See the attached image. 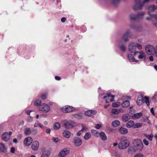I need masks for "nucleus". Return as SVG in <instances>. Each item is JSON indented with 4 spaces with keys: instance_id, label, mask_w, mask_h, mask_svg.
<instances>
[{
    "instance_id": "1",
    "label": "nucleus",
    "mask_w": 157,
    "mask_h": 157,
    "mask_svg": "<svg viewBox=\"0 0 157 157\" xmlns=\"http://www.w3.org/2000/svg\"><path fill=\"white\" fill-rule=\"evenodd\" d=\"M129 145V143L125 137H122L118 144V147L120 149H124L127 148Z\"/></svg>"
},
{
    "instance_id": "2",
    "label": "nucleus",
    "mask_w": 157,
    "mask_h": 157,
    "mask_svg": "<svg viewBox=\"0 0 157 157\" xmlns=\"http://www.w3.org/2000/svg\"><path fill=\"white\" fill-rule=\"evenodd\" d=\"M157 14V6L152 5L148 7V14L151 17H155Z\"/></svg>"
},
{
    "instance_id": "3",
    "label": "nucleus",
    "mask_w": 157,
    "mask_h": 157,
    "mask_svg": "<svg viewBox=\"0 0 157 157\" xmlns=\"http://www.w3.org/2000/svg\"><path fill=\"white\" fill-rule=\"evenodd\" d=\"M135 150H141L143 148V144L140 139L135 140L133 142Z\"/></svg>"
},
{
    "instance_id": "4",
    "label": "nucleus",
    "mask_w": 157,
    "mask_h": 157,
    "mask_svg": "<svg viewBox=\"0 0 157 157\" xmlns=\"http://www.w3.org/2000/svg\"><path fill=\"white\" fill-rule=\"evenodd\" d=\"M145 3L144 2L141 3V0H135V4L133 7L134 10H141L142 9Z\"/></svg>"
},
{
    "instance_id": "5",
    "label": "nucleus",
    "mask_w": 157,
    "mask_h": 157,
    "mask_svg": "<svg viewBox=\"0 0 157 157\" xmlns=\"http://www.w3.org/2000/svg\"><path fill=\"white\" fill-rule=\"evenodd\" d=\"M39 108L40 110L44 113H47L50 110V107L48 105L44 103L40 105Z\"/></svg>"
},
{
    "instance_id": "6",
    "label": "nucleus",
    "mask_w": 157,
    "mask_h": 157,
    "mask_svg": "<svg viewBox=\"0 0 157 157\" xmlns=\"http://www.w3.org/2000/svg\"><path fill=\"white\" fill-rule=\"evenodd\" d=\"M130 32L131 31L130 30H128L126 31V32L122 35L121 38L122 41L126 42L128 41V38Z\"/></svg>"
},
{
    "instance_id": "7",
    "label": "nucleus",
    "mask_w": 157,
    "mask_h": 157,
    "mask_svg": "<svg viewBox=\"0 0 157 157\" xmlns=\"http://www.w3.org/2000/svg\"><path fill=\"white\" fill-rule=\"evenodd\" d=\"M72 142L74 145L76 147L80 146L82 143L81 139L79 138L75 137L72 140Z\"/></svg>"
},
{
    "instance_id": "8",
    "label": "nucleus",
    "mask_w": 157,
    "mask_h": 157,
    "mask_svg": "<svg viewBox=\"0 0 157 157\" xmlns=\"http://www.w3.org/2000/svg\"><path fill=\"white\" fill-rule=\"evenodd\" d=\"M124 112L123 109L121 108L120 109H115L113 108L111 110V113L113 114V117H115L116 116L119 114L121 112Z\"/></svg>"
},
{
    "instance_id": "9",
    "label": "nucleus",
    "mask_w": 157,
    "mask_h": 157,
    "mask_svg": "<svg viewBox=\"0 0 157 157\" xmlns=\"http://www.w3.org/2000/svg\"><path fill=\"white\" fill-rule=\"evenodd\" d=\"M154 47L151 45H148L145 48L146 51L147 53L149 55H151L152 54V53L154 52Z\"/></svg>"
},
{
    "instance_id": "10",
    "label": "nucleus",
    "mask_w": 157,
    "mask_h": 157,
    "mask_svg": "<svg viewBox=\"0 0 157 157\" xmlns=\"http://www.w3.org/2000/svg\"><path fill=\"white\" fill-rule=\"evenodd\" d=\"M114 95H112L110 94H108L107 96L104 97V98L105 99L106 103H109V102H112L114 101Z\"/></svg>"
},
{
    "instance_id": "11",
    "label": "nucleus",
    "mask_w": 157,
    "mask_h": 157,
    "mask_svg": "<svg viewBox=\"0 0 157 157\" xmlns=\"http://www.w3.org/2000/svg\"><path fill=\"white\" fill-rule=\"evenodd\" d=\"M74 123L72 121H65L63 123V125L66 129L72 128L74 127V125H73Z\"/></svg>"
},
{
    "instance_id": "12",
    "label": "nucleus",
    "mask_w": 157,
    "mask_h": 157,
    "mask_svg": "<svg viewBox=\"0 0 157 157\" xmlns=\"http://www.w3.org/2000/svg\"><path fill=\"white\" fill-rule=\"evenodd\" d=\"M39 143L38 141H35L32 143L31 145L32 149L33 151H36L39 149Z\"/></svg>"
},
{
    "instance_id": "13",
    "label": "nucleus",
    "mask_w": 157,
    "mask_h": 157,
    "mask_svg": "<svg viewBox=\"0 0 157 157\" xmlns=\"http://www.w3.org/2000/svg\"><path fill=\"white\" fill-rule=\"evenodd\" d=\"M128 49L130 52H135L136 49L135 43L133 42L130 43L128 45Z\"/></svg>"
},
{
    "instance_id": "14",
    "label": "nucleus",
    "mask_w": 157,
    "mask_h": 157,
    "mask_svg": "<svg viewBox=\"0 0 157 157\" xmlns=\"http://www.w3.org/2000/svg\"><path fill=\"white\" fill-rule=\"evenodd\" d=\"M69 151L67 148H64L59 152L58 156L59 157H64L69 153Z\"/></svg>"
},
{
    "instance_id": "15",
    "label": "nucleus",
    "mask_w": 157,
    "mask_h": 157,
    "mask_svg": "<svg viewBox=\"0 0 157 157\" xmlns=\"http://www.w3.org/2000/svg\"><path fill=\"white\" fill-rule=\"evenodd\" d=\"M139 53L140 54V55L138 56V59H141L144 60H145L146 59V55L145 53L142 51H140V52H135L134 54V55L135 56L137 54Z\"/></svg>"
},
{
    "instance_id": "16",
    "label": "nucleus",
    "mask_w": 157,
    "mask_h": 157,
    "mask_svg": "<svg viewBox=\"0 0 157 157\" xmlns=\"http://www.w3.org/2000/svg\"><path fill=\"white\" fill-rule=\"evenodd\" d=\"M33 139L30 137L25 138L24 141V144L26 146H29L32 143Z\"/></svg>"
},
{
    "instance_id": "17",
    "label": "nucleus",
    "mask_w": 157,
    "mask_h": 157,
    "mask_svg": "<svg viewBox=\"0 0 157 157\" xmlns=\"http://www.w3.org/2000/svg\"><path fill=\"white\" fill-rule=\"evenodd\" d=\"M97 113V112L95 110H88L85 112V115L86 116H90L94 115H95Z\"/></svg>"
},
{
    "instance_id": "18",
    "label": "nucleus",
    "mask_w": 157,
    "mask_h": 157,
    "mask_svg": "<svg viewBox=\"0 0 157 157\" xmlns=\"http://www.w3.org/2000/svg\"><path fill=\"white\" fill-rule=\"evenodd\" d=\"M42 153L41 157H48L50 154V152L48 150H45V149L42 150Z\"/></svg>"
},
{
    "instance_id": "19",
    "label": "nucleus",
    "mask_w": 157,
    "mask_h": 157,
    "mask_svg": "<svg viewBox=\"0 0 157 157\" xmlns=\"http://www.w3.org/2000/svg\"><path fill=\"white\" fill-rule=\"evenodd\" d=\"M10 135L7 132H5L3 133L2 136V139L5 142L7 141L10 139Z\"/></svg>"
},
{
    "instance_id": "20",
    "label": "nucleus",
    "mask_w": 157,
    "mask_h": 157,
    "mask_svg": "<svg viewBox=\"0 0 157 157\" xmlns=\"http://www.w3.org/2000/svg\"><path fill=\"white\" fill-rule=\"evenodd\" d=\"M145 13L144 11L138 13L137 14V21H139L142 20L144 17V16L145 14Z\"/></svg>"
},
{
    "instance_id": "21",
    "label": "nucleus",
    "mask_w": 157,
    "mask_h": 157,
    "mask_svg": "<svg viewBox=\"0 0 157 157\" xmlns=\"http://www.w3.org/2000/svg\"><path fill=\"white\" fill-rule=\"evenodd\" d=\"M143 97L141 95L138 96L136 100V103L138 105H141L143 102Z\"/></svg>"
},
{
    "instance_id": "22",
    "label": "nucleus",
    "mask_w": 157,
    "mask_h": 157,
    "mask_svg": "<svg viewBox=\"0 0 157 157\" xmlns=\"http://www.w3.org/2000/svg\"><path fill=\"white\" fill-rule=\"evenodd\" d=\"M74 108L70 106H67L66 107L65 109H63L62 111L64 112L69 113L73 111Z\"/></svg>"
},
{
    "instance_id": "23",
    "label": "nucleus",
    "mask_w": 157,
    "mask_h": 157,
    "mask_svg": "<svg viewBox=\"0 0 157 157\" xmlns=\"http://www.w3.org/2000/svg\"><path fill=\"white\" fill-rule=\"evenodd\" d=\"M119 130L120 133L122 134H126L128 133V129L124 127H121L120 128Z\"/></svg>"
},
{
    "instance_id": "24",
    "label": "nucleus",
    "mask_w": 157,
    "mask_h": 157,
    "mask_svg": "<svg viewBox=\"0 0 157 157\" xmlns=\"http://www.w3.org/2000/svg\"><path fill=\"white\" fill-rule=\"evenodd\" d=\"M142 115V114L141 113H139L134 114L132 116V118L133 119H138L140 118Z\"/></svg>"
},
{
    "instance_id": "25",
    "label": "nucleus",
    "mask_w": 157,
    "mask_h": 157,
    "mask_svg": "<svg viewBox=\"0 0 157 157\" xmlns=\"http://www.w3.org/2000/svg\"><path fill=\"white\" fill-rule=\"evenodd\" d=\"M128 58L129 61L131 62H138V60H136L132 55L131 54H128Z\"/></svg>"
},
{
    "instance_id": "26",
    "label": "nucleus",
    "mask_w": 157,
    "mask_h": 157,
    "mask_svg": "<svg viewBox=\"0 0 157 157\" xmlns=\"http://www.w3.org/2000/svg\"><path fill=\"white\" fill-rule=\"evenodd\" d=\"M0 151L1 152H6L7 150L5 145L2 143H0Z\"/></svg>"
},
{
    "instance_id": "27",
    "label": "nucleus",
    "mask_w": 157,
    "mask_h": 157,
    "mask_svg": "<svg viewBox=\"0 0 157 157\" xmlns=\"http://www.w3.org/2000/svg\"><path fill=\"white\" fill-rule=\"evenodd\" d=\"M134 122L132 121H130L128 122L126 124V127L128 128H131L133 127H134Z\"/></svg>"
},
{
    "instance_id": "28",
    "label": "nucleus",
    "mask_w": 157,
    "mask_h": 157,
    "mask_svg": "<svg viewBox=\"0 0 157 157\" xmlns=\"http://www.w3.org/2000/svg\"><path fill=\"white\" fill-rule=\"evenodd\" d=\"M100 136L101 138L103 140H107V136L105 133L103 132H100Z\"/></svg>"
},
{
    "instance_id": "29",
    "label": "nucleus",
    "mask_w": 157,
    "mask_h": 157,
    "mask_svg": "<svg viewBox=\"0 0 157 157\" xmlns=\"http://www.w3.org/2000/svg\"><path fill=\"white\" fill-rule=\"evenodd\" d=\"M63 134L64 137L67 138H69L71 136V132L68 131H65L63 132Z\"/></svg>"
},
{
    "instance_id": "30",
    "label": "nucleus",
    "mask_w": 157,
    "mask_h": 157,
    "mask_svg": "<svg viewBox=\"0 0 157 157\" xmlns=\"http://www.w3.org/2000/svg\"><path fill=\"white\" fill-rule=\"evenodd\" d=\"M121 105L123 107L127 108L129 106L130 102L128 101H123Z\"/></svg>"
},
{
    "instance_id": "31",
    "label": "nucleus",
    "mask_w": 157,
    "mask_h": 157,
    "mask_svg": "<svg viewBox=\"0 0 157 157\" xmlns=\"http://www.w3.org/2000/svg\"><path fill=\"white\" fill-rule=\"evenodd\" d=\"M130 18L131 20L137 21V14L132 13L130 15Z\"/></svg>"
},
{
    "instance_id": "32",
    "label": "nucleus",
    "mask_w": 157,
    "mask_h": 157,
    "mask_svg": "<svg viewBox=\"0 0 157 157\" xmlns=\"http://www.w3.org/2000/svg\"><path fill=\"white\" fill-rule=\"evenodd\" d=\"M112 125L113 127H116L120 124V122L118 120H116L112 122Z\"/></svg>"
},
{
    "instance_id": "33",
    "label": "nucleus",
    "mask_w": 157,
    "mask_h": 157,
    "mask_svg": "<svg viewBox=\"0 0 157 157\" xmlns=\"http://www.w3.org/2000/svg\"><path fill=\"white\" fill-rule=\"evenodd\" d=\"M31 133V130L29 128H26L24 131L25 134L27 136L29 135Z\"/></svg>"
},
{
    "instance_id": "34",
    "label": "nucleus",
    "mask_w": 157,
    "mask_h": 157,
    "mask_svg": "<svg viewBox=\"0 0 157 157\" xmlns=\"http://www.w3.org/2000/svg\"><path fill=\"white\" fill-rule=\"evenodd\" d=\"M143 102H145L147 106L150 105L149 98L147 97H143Z\"/></svg>"
},
{
    "instance_id": "35",
    "label": "nucleus",
    "mask_w": 157,
    "mask_h": 157,
    "mask_svg": "<svg viewBox=\"0 0 157 157\" xmlns=\"http://www.w3.org/2000/svg\"><path fill=\"white\" fill-rule=\"evenodd\" d=\"M60 124L58 122L56 123L53 125V128L55 130L59 129L60 128Z\"/></svg>"
},
{
    "instance_id": "36",
    "label": "nucleus",
    "mask_w": 157,
    "mask_h": 157,
    "mask_svg": "<svg viewBox=\"0 0 157 157\" xmlns=\"http://www.w3.org/2000/svg\"><path fill=\"white\" fill-rule=\"evenodd\" d=\"M123 121L124 122L127 121L129 119L128 116L127 115H124L122 117Z\"/></svg>"
},
{
    "instance_id": "37",
    "label": "nucleus",
    "mask_w": 157,
    "mask_h": 157,
    "mask_svg": "<svg viewBox=\"0 0 157 157\" xmlns=\"http://www.w3.org/2000/svg\"><path fill=\"white\" fill-rule=\"evenodd\" d=\"M154 17H155V20L153 21L152 24L155 27L157 28V15H155V16Z\"/></svg>"
},
{
    "instance_id": "38",
    "label": "nucleus",
    "mask_w": 157,
    "mask_h": 157,
    "mask_svg": "<svg viewBox=\"0 0 157 157\" xmlns=\"http://www.w3.org/2000/svg\"><path fill=\"white\" fill-rule=\"evenodd\" d=\"M91 134L89 132L86 133L84 136V138L86 140H88L91 137Z\"/></svg>"
},
{
    "instance_id": "39",
    "label": "nucleus",
    "mask_w": 157,
    "mask_h": 157,
    "mask_svg": "<svg viewBox=\"0 0 157 157\" xmlns=\"http://www.w3.org/2000/svg\"><path fill=\"white\" fill-rule=\"evenodd\" d=\"M144 136L150 141H152L153 137V135L152 134L147 135L146 134Z\"/></svg>"
},
{
    "instance_id": "40",
    "label": "nucleus",
    "mask_w": 157,
    "mask_h": 157,
    "mask_svg": "<svg viewBox=\"0 0 157 157\" xmlns=\"http://www.w3.org/2000/svg\"><path fill=\"white\" fill-rule=\"evenodd\" d=\"M34 126L35 128L39 127L40 128L42 129L44 128L43 126L41 125L40 123L39 122H35L34 124Z\"/></svg>"
},
{
    "instance_id": "41",
    "label": "nucleus",
    "mask_w": 157,
    "mask_h": 157,
    "mask_svg": "<svg viewBox=\"0 0 157 157\" xmlns=\"http://www.w3.org/2000/svg\"><path fill=\"white\" fill-rule=\"evenodd\" d=\"M41 101L40 100H36L34 102V105L36 106H40Z\"/></svg>"
},
{
    "instance_id": "42",
    "label": "nucleus",
    "mask_w": 157,
    "mask_h": 157,
    "mask_svg": "<svg viewBox=\"0 0 157 157\" xmlns=\"http://www.w3.org/2000/svg\"><path fill=\"white\" fill-rule=\"evenodd\" d=\"M120 0H112V3L114 6H116L118 5L120 2Z\"/></svg>"
},
{
    "instance_id": "43",
    "label": "nucleus",
    "mask_w": 157,
    "mask_h": 157,
    "mask_svg": "<svg viewBox=\"0 0 157 157\" xmlns=\"http://www.w3.org/2000/svg\"><path fill=\"white\" fill-rule=\"evenodd\" d=\"M121 103L119 102H113L112 103V106L114 107H117L120 105Z\"/></svg>"
},
{
    "instance_id": "44",
    "label": "nucleus",
    "mask_w": 157,
    "mask_h": 157,
    "mask_svg": "<svg viewBox=\"0 0 157 157\" xmlns=\"http://www.w3.org/2000/svg\"><path fill=\"white\" fill-rule=\"evenodd\" d=\"M134 148L133 147H130L128 149V152L129 154H132L134 152Z\"/></svg>"
},
{
    "instance_id": "45",
    "label": "nucleus",
    "mask_w": 157,
    "mask_h": 157,
    "mask_svg": "<svg viewBox=\"0 0 157 157\" xmlns=\"http://www.w3.org/2000/svg\"><path fill=\"white\" fill-rule=\"evenodd\" d=\"M142 126V124L140 123H138L135 124L134 125V128H139Z\"/></svg>"
},
{
    "instance_id": "46",
    "label": "nucleus",
    "mask_w": 157,
    "mask_h": 157,
    "mask_svg": "<svg viewBox=\"0 0 157 157\" xmlns=\"http://www.w3.org/2000/svg\"><path fill=\"white\" fill-rule=\"evenodd\" d=\"M81 126L82 127V128L80 131L83 132L84 131H86L88 129V128L85 126L83 124H81Z\"/></svg>"
},
{
    "instance_id": "47",
    "label": "nucleus",
    "mask_w": 157,
    "mask_h": 157,
    "mask_svg": "<svg viewBox=\"0 0 157 157\" xmlns=\"http://www.w3.org/2000/svg\"><path fill=\"white\" fill-rule=\"evenodd\" d=\"M37 131L36 129H34L31 131V133L33 135H35L37 134Z\"/></svg>"
},
{
    "instance_id": "48",
    "label": "nucleus",
    "mask_w": 157,
    "mask_h": 157,
    "mask_svg": "<svg viewBox=\"0 0 157 157\" xmlns=\"http://www.w3.org/2000/svg\"><path fill=\"white\" fill-rule=\"evenodd\" d=\"M74 117L78 119H81L82 118V116L81 114H75L74 115Z\"/></svg>"
},
{
    "instance_id": "49",
    "label": "nucleus",
    "mask_w": 157,
    "mask_h": 157,
    "mask_svg": "<svg viewBox=\"0 0 157 157\" xmlns=\"http://www.w3.org/2000/svg\"><path fill=\"white\" fill-rule=\"evenodd\" d=\"M142 29V27L141 26H139L136 27V30L138 32H141Z\"/></svg>"
},
{
    "instance_id": "50",
    "label": "nucleus",
    "mask_w": 157,
    "mask_h": 157,
    "mask_svg": "<svg viewBox=\"0 0 157 157\" xmlns=\"http://www.w3.org/2000/svg\"><path fill=\"white\" fill-rule=\"evenodd\" d=\"M91 132L95 136H96L98 134V132L95 130H92Z\"/></svg>"
},
{
    "instance_id": "51",
    "label": "nucleus",
    "mask_w": 157,
    "mask_h": 157,
    "mask_svg": "<svg viewBox=\"0 0 157 157\" xmlns=\"http://www.w3.org/2000/svg\"><path fill=\"white\" fill-rule=\"evenodd\" d=\"M136 48H137L141 50L142 48V47L141 44L138 43H135Z\"/></svg>"
},
{
    "instance_id": "52",
    "label": "nucleus",
    "mask_w": 157,
    "mask_h": 157,
    "mask_svg": "<svg viewBox=\"0 0 157 157\" xmlns=\"http://www.w3.org/2000/svg\"><path fill=\"white\" fill-rule=\"evenodd\" d=\"M121 50L123 52H125L126 50V47L124 45H122L120 46Z\"/></svg>"
},
{
    "instance_id": "53",
    "label": "nucleus",
    "mask_w": 157,
    "mask_h": 157,
    "mask_svg": "<svg viewBox=\"0 0 157 157\" xmlns=\"http://www.w3.org/2000/svg\"><path fill=\"white\" fill-rule=\"evenodd\" d=\"M143 142L144 144L146 146H147L148 145L149 142L146 139H144L143 140Z\"/></svg>"
},
{
    "instance_id": "54",
    "label": "nucleus",
    "mask_w": 157,
    "mask_h": 157,
    "mask_svg": "<svg viewBox=\"0 0 157 157\" xmlns=\"http://www.w3.org/2000/svg\"><path fill=\"white\" fill-rule=\"evenodd\" d=\"M134 157H143V155L141 153L137 154Z\"/></svg>"
},
{
    "instance_id": "55",
    "label": "nucleus",
    "mask_w": 157,
    "mask_h": 157,
    "mask_svg": "<svg viewBox=\"0 0 157 157\" xmlns=\"http://www.w3.org/2000/svg\"><path fill=\"white\" fill-rule=\"evenodd\" d=\"M134 157H143V155L141 153L137 154Z\"/></svg>"
},
{
    "instance_id": "56",
    "label": "nucleus",
    "mask_w": 157,
    "mask_h": 157,
    "mask_svg": "<svg viewBox=\"0 0 157 157\" xmlns=\"http://www.w3.org/2000/svg\"><path fill=\"white\" fill-rule=\"evenodd\" d=\"M27 119L28 121L29 122H31L33 120V118L30 116L28 117Z\"/></svg>"
},
{
    "instance_id": "57",
    "label": "nucleus",
    "mask_w": 157,
    "mask_h": 157,
    "mask_svg": "<svg viewBox=\"0 0 157 157\" xmlns=\"http://www.w3.org/2000/svg\"><path fill=\"white\" fill-rule=\"evenodd\" d=\"M101 127V125L99 124H96L95 126V128L97 129H99Z\"/></svg>"
},
{
    "instance_id": "58",
    "label": "nucleus",
    "mask_w": 157,
    "mask_h": 157,
    "mask_svg": "<svg viewBox=\"0 0 157 157\" xmlns=\"http://www.w3.org/2000/svg\"><path fill=\"white\" fill-rule=\"evenodd\" d=\"M41 97L43 99H45L47 97V95L46 94H42Z\"/></svg>"
},
{
    "instance_id": "59",
    "label": "nucleus",
    "mask_w": 157,
    "mask_h": 157,
    "mask_svg": "<svg viewBox=\"0 0 157 157\" xmlns=\"http://www.w3.org/2000/svg\"><path fill=\"white\" fill-rule=\"evenodd\" d=\"M53 140V141H54L56 143H57L58 141V138H53L52 139Z\"/></svg>"
},
{
    "instance_id": "60",
    "label": "nucleus",
    "mask_w": 157,
    "mask_h": 157,
    "mask_svg": "<svg viewBox=\"0 0 157 157\" xmlns=\"http://www.w3.org/2000/svg\"><path fill=\"white\" fill-rule=\"evenodd\" d=\"M22 137V135L20 133L19 134L17 135V138L19 139H21Z\"/></svg>"
},
{
    "instance_id": "61",
    "label": "nucleus",
    "mask_w": 157,
    "mask_h": 157,
    "mask_svg": "<svg viewBox=\"0 0 157 157\" xmlns=\"http://www.w3.org/2000/svg\"><path fill=\"white\" fill-rule=\"evenodd\" d=\"M109 130L110 132H115V130L113 129H112L110 128H109Z\"/></svg>"
},
{
    "instance_id": "62",
    "label": "nucleus",
    "mask_w": 157,
    "mask_h": 157,
    "mask_svg": "<svg viewBox=\"0 0 157 157\" xmlns=\"http://www.w3.org/2000/svg\"><path fill=\"white\" fill-rule=\"evenodd\" d=\"M66 19L65 17H63L61 18V21L62 22H64L66 20Z\"/></svg>"
},
{
    "instance_id": "63",
    "label": "nucleus",
    "mask_w": 157,
    "mask_h": 157,
    "mask_svg": "<svg viewBox=\"0 0 157 157\" xmlns=\"http://www.w3.org/2000/svg\"><path fill=\"white\" fill-rule=\"evenodd\" d=\"M149 59L151 61H153L154 60L153 57L152 56H151L149 57Z\"/></svg>"
},
{
    "instance_id": "64",
    "label": "nucleus",
    "mask_w": 157,
    "mask_h": 157,
    "mask_svg": "<svg viewBox=\"0 0 157 157\" xmlns=\"http://www.w3.org/2000/svg\"><path fill=\"white\" fill-rule=\"evenodd\" d=\"M55 78L56 80H61V78L60 77L58 76H56L55 77Z\"/></svg>"
}]
</instances>
